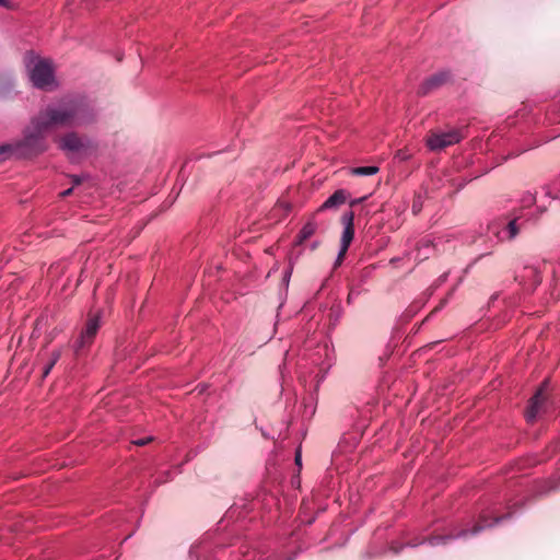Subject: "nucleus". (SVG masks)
<instances>
[{"label":"nucleus","mask_w":560,"mask_h":560,"mask_svg":"<svg viewBox=\"0 0 560 560\" xmlns=\"http://www.w3.org/2000/svg\"><path fill=\"white\" fill-rule=\"evenodd\" d=\"M0 7L7 8V9L14 8V5L11 3L10 0H0Z\"/></svg>","instance_id":"nucleus-24"},{"label":"nucleus","mask_w":560,"mask_h":560,"mask_svg":"<svg viewBox=\"0 0 560 560\" xmlns=\"http://www.w3.org/2000/svg\"><path fill=\"white\" fill-rule=\"evenodd\" d=\"M72 182H73V184H74V185H79V184L81 183L80 178H79V177H77V176H75V177H73V180H72Z\"/></svg>","instance_id":"nucleus-28"},{"label":"nucleus","mask_w":560,"mask_h":560,"mask_svg":"<svg viewBox=\"0 0 560 560\" xmlns=\"http://www.w3.org/2000/svg\"><path fill=\"white\" fill-rule=\"evenodd\" d=\"M308 237L306 235H304V233H302L300 231V233L298 234L296 236V241H295V244L300 245L302 244L304 241H306Z\"/></svg>","instance_id":"nucleus-20"},{"label":"nucleus","mask_w":560,"mask_h":560,"mask_svg":"<svg viewBox=\"0 0 560 560\" xmlns=\"http://www.w3.org/2000/svg\"><path fill=\"white\" fill-rule=\"evenodd\" d=\"M500 520H501V518L495 517V518L493 520V522L489 524V523H488V520H487V516H486V515H482V516L480 517L479 522L474 526V528H472V530H471V534H472V535H475V534L479 533L480 530H482L485 527L492 526V525H494V524L499 523V522H500Z\"/></svg>","instance_id":"nucleus-11"},{"label":"nucleus","mask_w":560,"mask_h":560,"mask_svg":"<svg viewBox=\"0 0 560 560\" xmlns=\"http://www.w3.org/2000/svg\"><path fill=\"white\" fill-rule=\"evenodd\" d=\"M549 386H550V380L549 378L544 380V382L540 384V386L537 389V392L535 393V395L530 398L529 407L525 413L528 422H532L535 420L541 404L547 398V392L549 390Z\"/></svg>","instance_id":"nucleus-7"},{"label":"nucleus","mask_w":560,"mask_h":560,"mask_svg":"<svg viewBox=\"0 0 560 560\" xmlns=\"http://www.w3.org/2000/svg\"><path fill=\"white\" fill-rule=\"evenodd\" d=\"M55 365L51 364L50 361H48V363L46 364V366L44 368L43 370V377H46L48 376V374L50 373L51 369L54 368Z\"/></svg>","instance_id":"nucleus-19"},{"label":"nucleus","mask_w":560,"mask_h":560,"mask_svg":"<svg viewBox=\"0 0 560 560\" xmlns=\"http://www.w3.org/2000/svg\"><path fill=\"white\" fill-rule=\"evenodd\" d=\"M96 113L84 97H70L49 104L35 115L23 138L13 143L15 155L33 158L48 149L46 136L57 128L88 126L95 121Z\"/></svg>","instance_id":"nucleus-1"},{"label":"nucleus","mask_w":560,"mask_h":560,"mask_svg":"<svg viewBox=\"0 0 560 560\" xmlns=\"http://www.w3.org/2000/svg\"><path fill=\"white\" fill-rule=\"evenodd\" d=\"M454 536H443V535H436L429 538V544L431 546H436L440 544H446L448 540L453 539Z\"/></svg>","instance_id":"nucleus-14"},{"label":"nucleus","mask_w":560,"mask_h":560,"mask_svg":"<svg viewBox=\"0 0 560 560\" xmlns=\"http://www.w3.org/2000/svg\"><path fill=\"white\" fill-rule=\"evenodd\" d=\"M422 209V202L420 200V198H417L413 200L412 202V213L413 214H418Z\"/></svg>","instance_id":"nucleus-16"},{"label":"nucleus","mask_w":560,"mask_h":560,"mask_svg":"<svg viewBox=\"0 0 560 560\" xmlns=\"http://www.w3.org/2000/svg\"><path fill=\"white\" fill-rule=\"evenodd\" d=\"M58 148L67 154H80L91 148V142L88 138L81 137L74 131L65 133L56 139Z\"/></svg>","instance_id":"nucleus-4"},{"label":"nucleus","mask_w":560,"mask_h":560,"mask_svg":"<svg viewBox=\"0 0 560 560\" xmlns=\"http://www.w3.org/2000/svg\"><path fill=\"white\" fill-rule=\"evenodd\" d=\"M317 230V225L315 222L313 221H310L307 222L301 230L302 233H304V235H306L307 237H311L312 235H314V233L316 232Z\"/></svg>","instance_id":"nucleus-15"},{"label":"nucleus","mask_w":560,"mask_h":560,"mask_svg":"<svg viewBox=\"0 0 560 560\" xmlns=\"http://www.w3.org/2000/svg\"><path fill=\"white\" fill-rule=\"evenodd\" d=\"M378 171L377 166H359L352 168L351 173L357 176H371L375 175Z\"/></svg>","instance_id":"nucleus-10"},{"label":"nucleus","mask_w":560,"mask_h":560,"mask_svg":"<svg viewBox=\"0 0 560 560\" xmlns=\"http://www.w3.org/2000/svg\"><path fill=\"white\" fill-rule=\"evenodd\" d=\"M13 154H15L13 144L0 145V163L9 160Z\"/></svg>","instance_id":"nucleus-12"},{"label":"nucleus","mask_w":560,"mask_h":560,"mask_svg":"<svg viewBox=\"0 0 560 560\" xmlns=\"http://www.w3.org/2000/svg\"><path fill=\"white\" fill-rule=\"evenodd\" d=\"M33 85L49 91L55 83L54 69L48 60H38L30 71Z\"/></svg>","instance_id":"nucleus-2"},{"label":"nucleus","mask_w":560,"mask_h":560,"mask_svg":"<svg viewBox=\"0 0 560 560\" xmlns=\"http://www.w3.org/2000/svg\"><path fill=\"white\" fill-rule=\"evenodd\" d=\"M308 237L306 235H304V233H302L300 231V233L298 234L296 236V241H295V244L300 245L302 244L304 241H306Z\"/></svg>","instance_id":"nucleus-22"},{"label":"nucleus","mask_w":560,"mask_h":560,"mask_svg":"<svg viewBox=\"0 0 560 560\" xmlns=\"http://www.w3.org/2000/svg\"><path fill=\"white\" fill-rule=\"evenodd\" d=\"M451 78L450 72L441 71L429 77L419 88L418 94L425 96L444 85Z\"/></svg>","instance_id":"nucleus-8"},{"label":"nucleus","mask_w":560,"mask_h":560,"mask_svg":"<svg viewBox=\"0 0 560 560\" xmlns=\"http://www.w3.org/2000/svg\"><path fill=\"white\" fill-rule=\"evenodd\" d=\"M151 440H152V438L140 439V440L135 441L133 444L138 445V446H143V445L148 444Z\"/></svg>","instance_id":"nucleus-23"},{"label":"nucleus","mask_w":560,"mask_h":560,"mask_svg":"<svg viewBox=\"0 0 560 560\" xmlns=\"http://www.w3.org/2000/svg\"><path fill=\"white\" fill-rule=\"evenodd\" d=\"M295 463L298 465H301V454H300V452H296V454H295Z\"/></svg>","instance_id":"nucleus-26"},{"label":"nucleus","mask_w":560,"mask_h":560,"mask_svg":"<svg viewBox=\"0 0 560 560\" xmlns=\"http://www.w3.org/2000/svg\"><path fill=\"white\" fill-rule=\"evenodd\" d=\"M354 212L347 211L341 215V223L343 224V232L340 240V250L337 256V259L335 261V268L340 266L343 261V258L348 252V248L353 240L354 236Z\"/></svg>","instance_id":"nucleus-5"},{"label":"nucleus","mask_w":560,"mask_h":560,"mask_svg":"<svg viewBox=\"0 0 560 560\" xmlns=\"http://www.w3.org/2000/svg\"><path fill=\"white\" fill-rule=\"evenodd\" d=\"M60 357H61L60 351H58V350H57V351H54V352L51 353V358H50V360H49V361L51 362V364H54V365H55V364L58 362V360L60 359Z\"/></svg>","instance_id":"nucleus-18"},{"label":"nucleus","mask_w":560,"mask_h":560,"mask_svg":"<svg viewBox=\"0 0 560 560\" xmlns=\"http://www.w3.org/2000/svg\"><path fill=\"white\" fill-rule=\"evenodd\" d=\"M464 138L460 129L448 131H430L427 137V145L432 151H441L450 145L458 143Z\"/></svg>","instance_id":"nucleus-3"},{"label":"nucleus","mask_w":560,"mask_h":560,"mask_svg":"<svg viewBox=\"0 0 560 560\" xmlns=\"http://www.w3.org/2000/svg\"><path fill=\"white\" fill-rule=\"evenodd\" d=\"M275 210H283L284 212H288L290 210V205L284 201L278 202Z\"/></svg>","instance_id":"nucleus-17"},{"label":"nucleus","mask_w":560,"mask_h":560,"mask_svg":"<svg viewBox=\"0 0 560 560\" xmlns=\"http://www.w3.org/2000/svg\"><path fill=\"white\" fill-rule=\"evenodd\" d=\"M101 327L100 316H90L85 323V327L80 334V338L75 342L74 351L80 354L85 348L92 345L98 329Z\"/></svg>","instance_id":"nucleus-6"},{"label":"nucleus","mask_w":560,"mask_h":560,"mask_svg":"<svg viewBox=\"0 0 560 560\" xmlns=\"http://www.w3.org/2000/svg\"><path fill=\"white\" fill-rule=\"evenodd\" d=\"M71 192H72V188H69V189H67V190L62 191V192H61V196H62V197H67V196H69Z\"/></svg>","instance_id":"nucleus-27"},{"label":"nucleus","mask_w":560,"mask_h":560,"mask_svg":"<svg viewBox=\"0 0 560 560\" xmlns=\"http://www.w3.org/2000/svg\"><path fill=\"white\" fill-rule=\"evenodd\" d=\"M520 228L517 226L516 220H512L506 224L505 233L508 238L513 240L518 234Z\"/></svg>","instance_id":"nucleus-13"},{"label":"nucleus","mask_w":560,"mask_h":560,"mask_svg":"<svg viewBox=\"0 0 560 560\" xmlns=\"http://www.w3.org/2000/svg\"><path fill=\"white\" fill-rule=\"evenodd\" d=\"M349 197L350 194L346 189H338L323 202L317 211L337 210L347 202Z\"/></svg>","instance_id":"nucleus-9"},{"label":"nucleus","mask_w":560,"mask_h":560,"mask_svg":"<svg viewBox=\"0 0 560 560\" xmlns=\"http://www.w3.org/2000/svg\"><path fill=\"white\" fill-rule=\"evenodd\" d=\"M308 237L306 235H304V233H302L300 231V233L298 234L296 236V241H295V244L300 245L302 244L304 241H306Z\"/></svg>","instance_id":"nucleus-21"},{"label":"nucleus","mask_w":560,"mask_h":560,"mask_svg":"<svg viewBox=\"0 0 560 560\" xmlns=\"http://www.w3.org/2000/svg\"><path fill=\"white\" fill-rule=\"evenodd\" d=\"M365 199H366V197H363V198H360V199L352 200V201L350 202V206H351V207H353V206H355V205H358V203L362 202V201H363V200H365Z\"/></svg>","instance_id":"nucleus-25"},{"label":"nucleus","mask_w":560,"mask_h":560,"mask_svg":"<svg viewBox=\"0 0 560 560\" xmlns=\"http://www.w3.org/2000/svg\"><path fill=\"white\" fill-rule=\"evenodd\" d=\"M457 536H458V537H459V536H464V537H465V536H467V532H466V530H462Z\"/></svg>","instance_id":"nucleus-29"}]
</instances>
